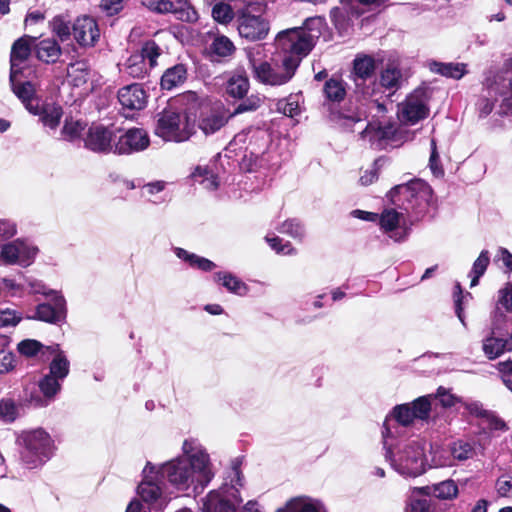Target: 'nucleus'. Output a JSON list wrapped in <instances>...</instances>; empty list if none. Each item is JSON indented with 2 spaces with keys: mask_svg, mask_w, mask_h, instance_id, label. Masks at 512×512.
<instances>
[{
  "mask_svg": "<svg viewBox=\"0 0 512 512\" xmlns=\"http://www.w3.org/2000/svg\"><path fill=\"white\" fill-rule=\"evenodd\" d=\"M162 480L178 492L199 494L215 477V469L205 446L199 439L186 438L181 454L157 465Z\"/></svg>",
  "mask_w": 512,
  "mask_h": 512,
  "instance_id": "f257e3e1",
  "label": "nucleus"
},
{
  "mask_svg": "<svg viewBox=\"0 0 512 512\" xmlns=\"http://www.w3.org/2000/svg\"><path fill=\"white\" fill-rule=\"evenodd\" d=\"M390 200L404 212L396 209H385L378 220L381 230L395 242L405 241L412 225L418 221L432 201V189L425 181L413 179L408 183L399 184L389 192Z\"/></svg>",
  "mask_w": 512,
  "mask_h": 512,
  "instance_id": "f03ea898",
  "label": "nucleus"
},
{
  "mask_svg": "<svg viewBox=\"0 0 512 512\" xmlns=\"http://www.w3.org/2000/svg\"><path fill=\"white\" fill-rule=\"evenodd\" d=\"M326 28L325 18L314 16L306 19L302 27L281 31L275 38L276 53L288 66L297 70Z\"/></svg>",
  "mask_w": 512,
  "mask_h": 512,
  "instance_id": "7ed1b4c3",
  "label": "nucleus"
},
{
  "mask_svg": "<svg viewBox=\"0 0 512 512\" xmlns=\"http://www.w3.org/2000/svg\"><path fill=\"white\" fill-rule=\"evenodd\" d=\"M385 458L391 467L403 477L415 478L426 472L425 441L419 437L394 440L391 428L384 425L382 431Z\"/></svg>",
  "mask_w": 512,
  "mask_h": 512,
  "instance_id": "20e7f679",
  "label": "nucleus"
},
{
  "mask_svg": "<svg viewBox=\"0 0 512 512\" xmlns=\"http://www.w3.org/2000/svg\"><path fill=\"white\" fill-rule=\"evenodd\" d=\"M16 442L20 462L27 469L41 468L53 457L56 450L53 438L43 428L22 431Z\"/></svg>",
  "mask_w": 512,
  "mask_h": 512,
  "instance_id": "39448f33",
  "label": "nucleus"
},
{
  "mask_svg": "<svg viewBox=\"0 0 512 512\" xmlns=\"http://www.w3.org/2000/svg\"><path fill=\"white\" fill-rule=\"evenodd\" d=\"M242 462L240 457L232 460L225 483L218 490L210 491L203 499L204 512H236L242 503L239 492V488L244 484Z\"/></svg>",
  "mask_w": 512,
  "mask_h": 512,
  "instance_id": "423d86ee",
  "label": "nucleus"
},
{
  "mask_svg": "<svg viewBox=\"0 0 512 512\" xmlns=\"http://www.w3.org/2000/svg\"><path fill=\"white\" fill-rule=\"evenodd\" d=\"M403 84L401 69L395 64H388L381 72L379 81H371L362 88L364 97L370 99V104L375 106L378 112H386L385 102Z\"/></svg>",
  "mask_w": 512,
  "mask_h": 512,
  "instance_id": "0eeeda50",
  "label": "nucleus"
},
{
  "mask_svg": "<svg viewBox=\"0 0 512 512\" xmlns=\"http://www.w3.org/2000/svg\"><path fill=\"white\" fill-rule=\"evenodd\" d=\"M195 132V117L186 112L164 110L157 120L155 134L165 141L184 142Z\"/></svg>",
  "mask_w": 512,
  "mask_h": 512,
  "instance_id": "6e6552de",
  "label": "nucleus"
},
{
  "mask_svg": "<svg viewBox=\"0 0 512 512\" xmlns=\"http://www.w3.org/2000/svg\"><path fill=\"white\" fill-rule=\"evenodd\" d=\"M262 11L260 3H249L238 11L237 29L240 37L248 41H260L267 37L270 26L261 15Z\"/></svg>",
  "mask_w": 512,
  "mask_h": 512,
  "instance_id": "1a4fd4ad",
  "label": "nucleus"
},
{
  "mask_svg": "<svg viewBox=\"0 0 512 512\" xmlns=\"http://www.w3.org/2000/svg\"><path fill=\"white\" fill-rule=\"evenodd\" d=\"M253 77L260 83L269 86H281L288 83L295 75L296 69L283 61L275 60L274 63L267 61L257 62L250 59Z\"/></svg>",
  "mask_w": 512,
  "mask_h": 512,
  "instance_id": "9d476101",
  "label": "nucleus"
},
{
  "mask_svg": "<svg viewBox=\"0 0 512 512\" xmlns=\"http://www.w3.org/2000/svg\"><path fill=\"white\" fill-rule=\"evenodd\" d=\"M432 395L421 396L411 403L396 405L386 417L384 423L390 428V421L395 420L401 426L411 425L414 420H427L431 412ZM385 424H383L384 426Z\"/></svg>",
  "mask_w": 512,
  "mask_h": 512,
  "instance_id": "9b49d317",
  "label": "nucleus"
},
{
  "mask_svg": "<svg viewBox=\"0 0 512 512\" xmlns=\"http://www.w3.org/2000/svg\"><path fill=\"white\" fill-rule=\"evenodd\" d=\"M38 252V247L32 242L16 239L1 246L0 263L28 267L35 261Z\"/></svg>",
  "mask_w": 512,
  "mask_h": 512,
  "instance_id": "f8f14e48",
  "label": "nucleus"
},
{
  "mask_svg": "<svg viewBox=\"0 0 512 512\" xmlns=\"http://www.w3.org/2000/svg\"><path fill=\"white\" fill-rule=\"evenodd\" d=\"M428 115V99L424 89H415L398 104L397 116L405 125H415Z\"/></svg>",
  "mask_w": 512,
  "mask_h": 512,
  "instance_id": "ddd939ff",
  "label": "nucleus"
},
{
  "mask_svg": "<svg viewBox=\"0 0 512 512\" xmlns=\"http://www.w3.org/2000/svg\"><path fill=\"white\" fill-rule=\"evenodd\" d=\"M143 6L157 13H172L178 20L193 23L198 13L189 0H141Z\"/></svg>",
  "mask_w": 512,
  "mask_h": 512,
  "instance_id": "4468645a",
  "label": "nucleus"
},
{
  "mask_svg": "<svg viewBox=\"0 0 512 512\" xmlns=\"http://www.w3.org/2000/svg\"><path fill=\"white\" fill-rule=\"evenodd\" d=\"M500 77L486 76L483 87L476 102V109L479 117L488 116L494 109L495 103L502 98L503 102L509 104L507 91L504 86L500 88Z\"/></svg>",
  "mask_w": 512,
  "mask_h": 512,
  "instance_id": "2eb2a0df",
  "label": "nucleus"
},
{
  "mask_svg": "<svg viewBox=\"0 0 512 512\" xmlns=\"http://www.w3.org/2000/svg\"><path fill=\"white\" fill-rule=\"evenodd\" d=\"M61 382L59 379L46 374L38 383L39 390L35 386H33L32 391L25 388V399L35 407H47L61 390Z\"/></svg>",
  "mask_w": 512,
  "mask_h": 512,
  "instance_id": "dca6fc26",
  "label": "nucleus"
},
{
  "mask_svg": "<svg viewBox=\"0 0 512 512\" xmlns=\"http://www.w3.org/2000/svg\"><path fill=\"white\" fill-rule=\"evenodd\" d=\"M150 145L148 133L142 128H130L121 134L114 143V153L129 155L144 151Z\"/></svg>",
  "mask_w": 512,
  "mask_h": 512,
  "instance_id": "f3484780",
  "label": "nucleus"
},
{
  "mask_svg": "<svg viewBox=\"0 0 512 512\" xmlns=\"http://www.w3.org/2000/svg\"><path fill=\"white\" fill-rule=\"evenodd\" d=\"M143 480L138 486V494L146 502L157 500L162 492L165 480L161 479L159 468L151 462H147L142 471Z\"/></svg>",
  "mask_w": 512,
  "mask_h": 512,
  "instance_id": "a211bd4d",
  "label": "nucleus"
},
{
  "mask_svg": "<svg viewBox=\"0 0 512 512\" xmlns=\"http://www.w3.org/2000/svg\"><path fill=\"white\" fill-rule=\"evenodd\" d=\"M66 301L59 292L51 293L48 302L41 303L36 307L34 319L50 324H60L66 319Z\"/></svg>",
  "mask_w": 512,
  "mask_h": 512,
  "instance_id": "6ab92c4d",
  "label": "nucleus"
},
{
  "mask_svg": "<svg viewBox=\"0 0 512 512\" xmlns=\"http://www.w3.org/2000/svg\"><path fill=\"white\" fill-rule=\"evenodd\" d=\"M35 38L23 36L16 40L12 45L10 55V82H14L15 76L23 74L24 69L28 66L31 56V47L35 42Z\"/></svg>",
  "mask_w": 512,
  "mask_h": 512,
  "instance_id": "aec40b11",
  "label": "nucleus"
},
{
  "mask_svg": "<svg viewBox=\"0 0 512 512\" xmlns=\"http://www.w3.org/2000/svg\"><path fill=\"white\" fill-rule=\"evenodd\" d=\"M247 140L246 149L250 151L251 155H258L264 152L270 143V134L267 129L250 127L235 135L230 145L244 144Z\"/></svg>",
  "mask_w": 512,
  "mask_h": 512,
  "instance_id": "412c9836",
  "label": "nucleus"
},
{
  "mask_svg": "<svg viewBox=\"0 0 512 512\" xmlns=\"http://www.w3.org/2000/svg\"><path fill=\"white\" fill-rule=\"evenodd\" d=\"M113 132L102 126H91L84 138V145L87 149L96 153H114Z\"/></svg>",
  "mask_w": 512,
  "mask_h": 512,
  "instance_id": "4be33fe9",
  "label": "nucleus"
},
{
  "mask_svg": "<svg viewBox=\"0 0 512 512\" xmlns=\"http://www.w3.org/2000/svg\"><path fill=\"white\" fill-rule=\"evenodd\" d=\"M72 30L75 40L81 46H94L100 37L97 22L89 16L77 18L72 26Z\"/></svg>",
  "mask_w": 512,
  "mask_h": 512,
  "instance_id": "5701e85b",
  "label": "nucleus"
},
{
  "mask_svg": "<svg viewBox=\"0 0 512 512\" xmlns=\"http://www.w3.org/2000/svg\"><path fill=\"white\" fill-rule=\"evenodd\" d=\"M28 111L39 117V121L44 127L55 130L62 118L63 110L61 106L53 102H40L28 104Z\"/></svg>",
  "mask_w": 512,
  "mask_h": 512,
  "instance_id": "b1692460",
  "label": "nucleus"
},
{
  "mask_svg": "<svg viewBox=\"0 0 512 512\" xmlns=\"http://www.w3.org/2000/svg\"><path fill=\"white\" fill-rule=\"evenodd\" d=\"M236 52L234 43L225 35L214 34L211 42L205 48V54L211 62L228 61Z\"/></svg>",
  "mask_w": 512,
  "mask_h": 512,
  "instance_id": "393cba45",
  "label": "nucleus"
},
{
  "mask_svg": "<svg viewBox=\"0 0 512 512\" xmlns=\"http://www.w3.org/2000/svg\"><path fill=\"white\" fill-rule=\"evenodd\" d=\"M396 132L394 125L390 123L369 122L365 129L360 132L361 139L368 141L371 147L382 149L386 141L391 139Z\"/></svg>",
  "mask_w": 512,
  "mask_h": 512,
  "instance_id": "a878e982",
  "label": "nucleus"
},
{
  "mask_svg": "<svg viewBox=\"0 0 512 512\" xmlns=\"http://www.w3.org/2000/svg\"><path fill=\"white\" fill-rule=\"evenodd\" d=\"M118 101L123 110L133 112L146 106L147 95L140 84H131L119 89Z\"/></svg>",
  "mask_w": 512,
  "mask_h": 512,
  "instance_id": "bb28decb",
  "label": "nucleus"
},
{
  "mask_svg": "<svg viewBox=\"0 0 512 512\" xmlns=\"http://www.w3.org/2000/svg\"><path fill=\"white\" fill-rule=\"evenodd\" d=\"M46 351L48 353L45 357L50 361L48 375L63 381L70 371V362L66 354L60 349L58 344L47 346Z\"/></svg>",
  "mask_w": 512,
  "mask_h": 512,
  "instance_id": "cd10ccee",
  "label": "nucleus"
},
{
  "mask_svg": "<svg viewBox=\"0 0 512 512\" xmlns=\"http://www.w3.org/2000/svg\"><path fill=\"white\" fill-rule=\"evenodd\" d=\"M363 13L353 2L342 4V7H334L330 11L331 20L340 33H345L352 25V18L359 17Z\"/></svg>",
  "mask_w": 512,
  "mask_h": 512,
  "instance_id": "c85d7f7f",
  "label": "nucleus"
},
{
  "mask_svg": "<svg viewBox=\"0 0 512 512\" xmlns=\"http://www.w3.org/2000/svg\"><path fill=\"white\" fill-rule=\"evenodd\" d=\"M376 71L375 60L368 55L357 56L353 61V74L357 88H363L367 85L366 81L370 79Z\"/></svg>",
  "mask_w": 512,
  "mask_h": 512,
  "instance_id": "c756f323",
  "label": "nucleus"
},
{
  "mask_svg": "<svg viewBox=\"0 0 512 512\" xmlns=\"http://www.w3.org/2000/svg\"><path fill=\"white\" fill-rule=\"evenodd\" d=\"M276 512H327L324 505L317 499L308 496H297L288 500L284 507Z\"/></svg>",
  "mask_w": 512,
  "mask_h": 512,
  "instance_id": "7c9ffc66",
  "label": "nucleus"
},
{
  "mask_svg": "<svg viewBox=\"0 0 512 512\" xmlns=\"http://www.w3.org/2000/svg\"><path fill=\"white\" fill-rule=\"evenodd\" d=\"M418 491L426 496H434L440 500H452L457 497L459 492L457 484L451 479L421 487Z\"/></svg>",
  "mask_w": 512,
  "mask_h": 512,
  "instance_id": "2f4dec72",
  "label": "nucleus"
},
{
  "mask_svg": "<svg viewBox=\"0 0 512 512\" xmlns=\"http://www.w3.org/2000/svg\"><path fill=\"white\" fill-rule=\"evenodd\" d=\"M428 67L435 74L455 80L461 79L468 73L467 64L465 63H445L433 60L428 62Z\"/></svg>",
  "mask_w": 512,
  "mask_h": 512,
  "instance_id": "473e14b6",
  "label": "nucleus"
},
{
  "mask_svg": "<svg viewBox=\"0 0 512 512\" xmlns=\"http://www.w3.org/2000/svg\"><path fill=\"white\" fill-rule=\"evenodd\" d=\"M173 252L177 258L186 263L189 267L203 272H210L217 266L213 261L180 247H174Z\"/></svg>",
  "mask_w": 512,
  "mask_h": 512,
  "instance_id": "72a5a7b5",
  "label": "nucleus"
},
{
  "mask_svg": "<svg viewBox=\"0 0 512 512\" xmlns=\"http://www.w3.org/2000/svg\"><path fill=\"white\" fill-rule=\"evenodd\" d=\"M249 90V80L243 70L232 73L226 82V93L233 97L242 99Z\"/></svg>",
  "mask_w": 512,
  "mask_h": 512,
  "instance_id": "f704fd0d",
  "label": "nucleus"
},
{
  "mask_svg": "<svg viewBox=\"0 0 512 512\" xmlns=\"http://www.w3.org/2000/svg\"><path fill=\"white\" fill-rule=\"evenodd\" d=\"M34 48L37 58L45 63H55L61 55V47L54 39L41 40Z\"/></svg>",
  "mask_w": 512,
  "mask_h": 512,
  "instance_id": "c9c22d12",
  "label": "nucleus"
},
{
  "mask_svg": "<svg viewBox=\"0 0 512 512\" xmlns=\"http://www.w3.org/2000/svg\"><path fill=\"white\" fill-rule=\"evenodd\" d=\"M187 78V69L184 64H176L168 68L161 77V87L172 90L183 84Z\"/></svg>",
  "mask_w": 512,
  "mask_h": 512,
  "instance_id": "e433bc0d",
  "label": "nucleus"
},
{
  "mask_svg": "<svg viewBox=\"0 0 512 512\" xmlns=\"http://www.w3.org/2000/svg\"><path fill=\"white\" fill-rule=\"evenodd\" d=\"M216 283L222 285L229 292L243 296L248 292L247 285L238 277L229 272H217L213 275Z\"/></svg>",
  "mask_w": 512,
  "mask_h": 512,
  "instance_id": "4c0bfd02",
  "label": "nucleus"
},
{
  "mask_svg": "<svg viewBox=\"0 0 512 512\" xmlns=\"http://www.w3.org/2000/svg\"><path fill=\"white\" fill-rule=\"evenodd\" d=\"M228 118L224 111H213L201 119L199 127L206 135L213 134L227 123Z\"/></svg>",
  "mask_w": 512,
  "mask_h": 512,
  "instance_id": "58836bf2",
  "label": "nucleus"
},
{
  "mask_svg": "<svg viewBox=\"0 0 512 512\" xmlns=\"http://www.w3.org/2000/svg\"><path fill=\"white\" fill-rule=\"evenodd\" d=\"M67 75L73 86L79 87L89 80L91 70L87 62L76 61L68 66Z\"/></svg>",
  "mask_w": 512,
  "mask_h": 512,
  "instance_id": "ea45409f",
  "label": "nucleus"
},
{
  "mask_svg": "<svg viewBox=\"0 0 512 512\" xmlns=\"http://www.w3.org/2000/svg\"><path fill=\"white\" fill-rule=\"evenodd\" d=\"M465 408L471 415L487 419L492 429L501 430L505 428V423L501 419L497 418L493 413L485 410L480 402H467L465 404Z\"/></svg>",
  "mask_w": 512,
  "mask_h": 512,
  "instance_id": "a19ab883",
  "label": "nucleus"
},
{
  "mask_svg": "<svg viewBox=\"0 0 512 512\" xmlns=\"http://www.w3.org/2000/svg\"><path fill=\"white\" fill-rule=\"evenodd\" d=\"M325 99L330 102H341L346 96V83L339 78H330L323 87Z\"/></svg>",
  "mask_w": 512,
  "mask_h": 512,
  "instance_id": "79ce46f5",
  "label": "nucleus"
},
{
  "mask_svg": "<svg viewBox=\"0 0 512 512\" xmlns=\"http://www.w3.org/2000/svg\"><path fill=\"white\" fill-rule=\"evenodd\" d=\"M19 75L15 76L14 82H10L13 92L17 95V97L24 103L26 109L28 110V104L36 103V101H40L35 97V88L31 82L25 81L21 82L18 79Z\"/></svg>",
  "mask_w": 512,
  "mask_h": 512,
  "instance_id": "37998d69",
  "label": "nucleus"
},
{
  "mask_svg": "<svg viewBox=\"0 0 512 512\" xmlns=\"http://www.w3.org/2000/svg\"><path fill=\"white\" fill-rule=\"evenodd\" d=\"M195 182H199L207 190H216L219 186L218 177L206 166H197L191 173Z\"/></svg>",
  "mask_w": 512,
  "mask_h": 512,
  "instance_id": "c03bdc74",
  "label": "nucleus"
},
{
  "mask_svg": "<svg viewBox=\"0 0 512 512\" xmlns=\"http://www.w3.org/2000/svg\"><path fill=\"white\" fill-rule=\"evenodd\" d=\"M71 20L67 15H56L49 22L51 31L62 41H66L71 35Z\"/></svg>",
  "mask_w": 512,
  "mask_h": 512,
  "instance_id": "a18cd8bd",
  "label": "nucleus"
},
{
  "mask_svg": "<svg viewBox=\"0 0 512 512\" xmlns=\"http://www.w3.org/2000/svg\"><path fill=\"white\" fill-rule=\"evenodd\" d=\"M281 234H286L293 239L302 240L305 236V228L299 219L289 218L276 227Z\"/></svg>",
  "mask_w": 512,
  "mask_h": 512,
  "instance_id": "49530a36",
  "label": "nucleus"
},
{
  "mask_svg": "<svg viewBox=\"0 0 512 512\" xmlns=\"http://www.w3.org/2000/svg\"><path fill=\"white\" fill-rule=\"evenodd\" d=\"M490 262L489 252L487 250L481 251L478 258L474 261L472 269L469 273L471 277L470 287H475L479 283V279L484 275Z\"/></svg>",
  "mask_w": 512,
  "mask_h": 512,
  "instance_id": "de8ad7c7",
  "label": "nucleus"
},
{
  "mask_svg": "<svg viewBox=\"0 0 512 512\" xmlns=\"http://www.w3.org/2000/svg\"><path fill=\"white\" fill-rule=\"evenodd\" d=\"M277 109L289 117H295L300 114V95L291 94L287 98L279 100L277 103Z\"/></svg>",
  "mask_w": 512,
  "mask_h": 512,
  "instance_id": "09e8293b",
  "label": "nucleus"
},
{
  "mask_svg": "<svg viewBox=\"0 0 512 512\" xmlns=\"http://www.w3.org/2000/svg\"><path fill=\"white\" fill-rule=\"evenodd\" d=\"M161 53L162 50L159 45L150 40L143 44L140 53H137V55L141 56L144 63L148 62L149 68H154Z\"/></svg>",
  "mask_w": 512,
  "mask_h": 512,
  "instance_id": "8fccbe9b",
  "label": "nucleus"
},
{
  "mask_svg": "<svg viewBox=\"0 0 512 512\" xmlns=\"http://www.w3.org/2000/svg\"><path fill=\"white\" fill-rule=\"evenodd\" d=\"M492 77H500V88L504 86L507 91L509 105H512V57L505 60L502 70Z\"/></svg>",
  "mask_w": 512,
  "mask_h": 512,
  "instance_id": "3c124183",
  "label": "nucleus"
},
{
  "mask_svg": "<svg viewBox=\"0 0 512 512\" xmlns=\"http://www.w3.org/2000/svg\"><path fill=\"white\" fill-rule=\"evenodd\" d=\"M482 349L489 359H496L505 352V343L502 338L489 336L483 340Z\"/></svg>",
  "mask_w": 512,
  "mask_h": 512,
  "instance_id": "603ef678",
  "label": "nucleus"
},
{
  "mask_svg": "<svg viewBox=\"0 0 512 512\" xmlns=\"http://www.w3.org/2000/svg\"><path fill=\"white\" fill-rule=\"evenodd\" d=\"M46 347L47 346L42 345L37 340L26 339V340L21 341L18 344V351L20 354L27 356V357H32L37 354H40L42 357H45L46 354L48 353L46 351Z\"/></svg>",
  "mask_w": 512,
  "mask_h": 512,
  "instance_id": "864d4df0",
  "label": "nucleus"
},
{
  "mask_svg": "<svg viewBox=\"0 0 512 512\" xmlns=\"http://www.w3.org/2000/svg\"><path fill=\"white\" fill-rule=\"evenodd\" d=\"M213 19L220 24H228L234 18V11L230 4L218 2L212 8Z\"/></svg>",
  "mask_w": 512,
  "mask_h": 512,
  "instance_id": "5fc2aeb1",
  "label": "nucleus"
},
{
  "mask_svg": "<svg viewBox=\"0 0 512 512\" xmlns=\"http://www.w3.org/2000/svg\"><path fill=\"white\" fill-rule=\"evenodd\" d=\"M148 72L146 63L141 60V56L133 54L129 57L126 65V73L133 78H143Z\"/></svg>",
  "mask_w": 512,
  "mask_h": 512,
  "instance_id": "6e6d98bb",
  "label": "nucleus"
},
{
  "mask_svg": "<svg viewBox=\"0 0 512 512\" xmlns=\"http://www.w3.org/2000/svg\"><path fill=\"white\" fill-rule=\"evenodd\" d=\"M266 242L274 250L277 254L283 255H295L297 253L296 249L291 245L289 241H284L278 236H266Z\"/></svg>",
  "mask_w": 512,
  "mask_h": 512,
  "instance_id": "4d7b16f0",
  "label": "nucleus"
},
{
  "mask_svg": "<svg viewBox=\"0 0 512 512\" xmlns=\"http://www.w3.org/2000/svg\"><path fill=\"white\" fill-rule=\"evenodd\" d=\"M451 454L454 459L459 461H464L469 458H472L474 454L473 446L464 441L455 442L451 447Z\"/></svg>",
  "mask_w": 512,
  "mask_h": 512,
  "instance_id": "13d9d810",
  "label": "nucleus"
},
{
  "mask_svg": "<svg viewBox=\"0 0 512 512\" xmlns=\"http://www.w3.org/2000/svg\"><path fill=\"white\" fill-rule=\"evenodd\" d=\"M18 416V407L12 399L0 400V419L13 422Z\"/></svg>",
  "mask_w": 512,
  "mask_h": 512,
  "instance_id": "bf43d9fd",
  "label": "nucleus"
},
{
  "mask_svg": "<svg viewBox=\"0 0 512 512\" xmlns=\"http://www.w3.org/2000/svg\"><path fill=\"white\" fill-rule=\"evenodd\" d=\"M366 118H367V115L360 111H357L354 113H349V114L341 113L338 116V123L341 126H343L344 128L352 129L354 127V125H356L357 123L363 122L364 120H366Z\"/></svg>",
  "mask_w": 512,
  "mask_h": 512,
  "instance_id": "052dcab7",
  "label": "nucleus"
},
{
  "mask_svg": "<svg viewBox=\"0 0 512 512\" xmlns=\"http://www.w3.org/2000/svg\"><path fill=\"white\" fill-rule=\"evenodd\" d=\"M83 130L84 126L79 121L66 120L62 129V135L65 139L73 141L80 137Z\"/></svg>",
  "mask_w": 512,
  "mask_h": 512,
  "instance_id": "680f3d73",
  "label": "nucleus"
},
{
  "mask_svg": "<svg viewBox=\"0 0 512 512\" xmlns=\"http://www.w3.org/2000/svg\"><path fill=\"white\" fill-rule=\"evenodd\" d=\"M384 160L378 158L374 161L371 168L367 169L364 174L360 177V183L364 186L372 184L378 179V172L380 167L383 165Z\"/></svg>",
  "mask_w": 512,
  "mask_h": 512,
  "instance_id": "e2e57ef3",
  "label": "nucleus"
},
{
  "mask_svg": "<svg viewBox=\"0 0 512 512\" xmlns=\"http://www.w3.org/2000/svg\"><path fill=\"white\" fill-rule=\"evenodd\" d=\"M21 320V315L12 309L0 310V327L16 326Z\"/></svg>",
  "mask_w": 512,
  "mask_h": 512,
  "instance_id": "0e129e2a",
  "label": "nucleus"
},
{
  "mask_svg": "<svg viewBox=\"0 0 512 512\" xmlns=\"http://www.w3.org/2000/svg\"><path fill=\"white\" fill-rule=\"evenodd\" d=\"M496 491L501 497L512 496V475L500 476L495 484Z\"/></svg>",
  "mask_w": 512,
  "mask_h": 512,
  "instance_id": "69168bd1",
  "label": "nucleus"
},
{
  "mask_svg": "<svg viewBox=\"0 0 512 512\" xmlns=\"http://www.w3.org/2000/svg\"><path fill=\"white\" fill-rule=\"evenodd\" d=\"M498 304L507 312H512V283H507L498 291Z\"/></svg>",
  "mask_w": 512,
  "mask_h": 512,
  "instance_id": "338daca9",
  "label": "nucleus"
},
{
  "mask_svg": "<svg viewBox=\"0 0 512 512\" xmlns=\"http://www.w3.org/2000/svg\"><path fill=\"white\" fill-rule=\"evenodd\" d=\"M406 512H432L430 501L427 499L411 498Z\"/></svg>",
  "mask_w": 512,
  "mask_h": 512,
  "instance_id": "774afa93",
  "label": "nucleus"
}]
</instances>
